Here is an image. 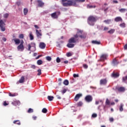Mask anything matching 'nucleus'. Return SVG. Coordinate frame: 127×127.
Instances as JSON below:
<instances>
[{
  "mask_svg": "<svg viewBox=\"0 0 127 127\" xmlns=\"http://www.w3.org/2000/svg\"><path fill=\"white\" fill-rule=\"evenodd\" d=\"M85 100L86 102H87V103H90V102L93 101V97L91 95H87L85 97Z\"/></svg>",
  "mask_w": 127,
  "mask_h": 127,
  "instance_id": "1a4fd4ad",
  "label": "nucleus"
},
{
  "mask_svg": "<svg viewBox=\"0 0 127 127\" xmlns=\"http://www.w3.org/2000/svg\"><path fill=\"white\" fill-rule=\"evenodd\" d=\"M34 27L36 28L37 29H38L39 28V27H38V26H37V25H35Z\"/></svg>",
  "mask_w": 127,
  "mask_h": 127,
  "instance_id": "052dcab7",
  "label": "nucleus"
},
{
  "mask_svg": "<svg viewBox=\"0 0 127 127\" xmlns=\"http://www.w3.org/2000/svg\"><path fill=\"white\" fill-rule=\"evenodd\" d=\"M74 78H79V74H73V75Z\"/></svg>",
  "mask_w": 127,
  "mask_h": 127,
  "instance_id": "37998d69",
  "label": "nucleus"
},
{
  "mask_svg": "<svg viewBox=\"0 0 127 127\" xmlns=\"http://www.w3.org/2000/svg\"><path fill=\"white\" fill-rule=\"evenodd\" d=\"M67 57H71L72 55H73V54H72L71 52H68L66 54Z\"/></svg>",
  "mask_w": 127,
  "mask_h": 127,
  "instance_id": "473e14b6",
  "label": "nucleus"
},
{
  "mask_svg": "<svg viewBox=\"0 0 127 127\" xmlns=\"http://www.w3.org/2000/svg\"><path fill=\"white\" fill-rule=\"evenodd\" d=\"M93 7L95 8V7H96V5L93 6L92 5H87L88 8H93Z\"/></svg>",
  "mask_w": 127,
  "mask_h": 127,
  "instance_id": "4c0bfd02",
  "label": "nucleus"
},
{
  "mask_svg": "<svg viewBox=\"0 0 127 127\" xmlns=\"http://www.w3.org/2000/svg\"><path fill=\"white\" fill-rule=\"evenodd\" d=\"M120 26L121 27H126V24L125 23H123L120 24Z\"/></svg>",
  "mask_w": 127,
  "mask_h": 127,
  "instance_id": "c03bdc74",
  "label": "nucleus"
},
{
  "mask_svg": "<svg viewBox=\"0 0 127 127\" xmlns=\"http://www.w3.org/2000/svg\"><path fill=\"white\" fill-rule=\"evenodd\" d=\"M97 114L96 113L93 114L92 115V118H97Z\"/></svg>",
  "mask_w": 127,
  "mask_h": 127,
  "instance_id": "8fccbe9b",
  "label": "nucleus"
},
{
  "mask_svg": "<svg viewBox=\"0 0 127 127\" xmlns=\"http://www.w3.org/2000/svg\"><path fill=\"white\" fill-rule=\"evenodd\" d=\"M23 12L24 15H26L28 12V9H27V8H24L23 9Z\"/></svg>",
  "mask_w": 127,
  "mask_h": 127,
  "instance_id": "5701e85b",
  "label": "nucleus"
},
{
  "mask_svg": "<svg viewBox=\"0 0 127 127\" xmlns=\"http://www.w3.org/2000/svg\"><path fill=\"white\" fill-rule=\"evenodd\" d=\"M113 3H119V1H118V0H113Z\"/></svg>",
  "mask_w": 127,
  "mask_h": 127,
  "instance_id": "603ef678",
  "label": "nucleus"
},
{
  "mask_svg": "<svg viewBox=\"0 0 127 127\" xmlns=\"http://www.w3.org/2000/svg\"><path fill=\"white\" fill-rule=\"evenodd\" d=\"M116 89L119 92H124L126 91V88L124 87H117Z\"/></svg>",
  "mask_w": 127,
  "mask_h": 127,
  "instance_id": "f8f14e48",
  "label": "nucleus"
},
{
  "mask_svg": "<svg viewBox=\"0 0 127 127\" xmlns=\"http://www.w3.org/2000/svg\"><path fill=\"white\" fill-rule=\"evenodd\" d=\"M119 110L120 112H123V111H124V105L122 104H121Z\"/></svg>",
  "mask_w": 127,
  "mask_h": 127,
  "instance_id": "7c9ffc66",
  "label": "nucleus"
},
{
  "mask_svg": "<svg viewBox=\"0 0 127 127\" xmlns=\"http://www.w3.org/2000/svg\"><path fill=\"white\" fill-rule=\"evenodd\" d=\"M113 64H114V65H118V64L119 63V62H118V61H117V60L114 59L113 61Z\"/></svg>",
  "mask_w": 127,
  "mask_h": 127,
  "instance_id": "c9c22d12",
  "label": "nucleus"
},
{
  "mask_svg": "<svg viewBox=\"0 0 127 127\" xmlns=\"http://www.w3.org/2000/svg\"><path fill=\"white\" fill-rule=\"evenodd\" d=\"M32 118L34 120V121H35V120H36V119H37V117H36V116H33Z\"/></svg>",
  "mask_w": 127,
  "mask_h": 127,
  "instance_id": "4d7b16f0",
  "label": "nucleus"
},
{
  "mask_svg": "<svg viewBox=\"0 0 127 127\" xmlns=\"http://www.w3.org/2000/svg\"><path fill=\"white\" fill-rule=\"evenodd\" d=\"M56 61L57 63H60V62H61V60H60V58H59V57H58L56 59Z\"/></svg>",
  "mask_w": 127,
  "mask_h": 127,
  "instance_id": "a18cd8bd",
  "label": "nucleus"
},
{
  "mask_svg": "<svg viewBox=\"0 0 127 127\" xmlns=\"http://www.w3.org/2000/svg\"><path fill=\"white\" fill-rule=\"evenodd\" d=\"M63 84L65 86H68L69 85V81H68V80H64L63 82Z\"/></svg>",
  "mask_w": 127,
  "mask_h": 127,
  "instance_id": "b1692460",
  "label": "nucleus"
},
{
  "mask_svg": "<svg viewBox=\"0 0 127 127\" xmlns=\"http://www.w3.org/2000/svg\"><path fill=\"white\" fill-rule=\"evenodd\" d=\"M31 68H32V69H35V68H36V66L35 65H31Z\"/></svg>",
  "mask_w": 127,
  "mask_h": 127,
  "instance_id": "864d4df0",
  "label": "nucleus"
},
{
  "mask_svg": "<svg viewBox=\"0 0 127 127\" xmlns=\"http://www.w3.org/2000/svg\"><path fill=\"white\" fill-rule=\"evenodd\" d=\"M114 20L116 22H119V21H123V19L121 17H117L115 18Z\"/></svg>",
  "mask_w": 127,
  "mask_h": 127,
  "instance_id": "dca6fc26",
  "label": "nucleus"
},
{
  "mask_svg": "<svg viewBox=\"0 0 127 127\" xmlns=\"http://www.w3.org/2000/svg\"><path fill=\"white\" fill-rule=\"evenodd\" d=\"M123 80H127V75L125 77H123Z\"/></svg>",
  "mask_w": 127,
  "mask_h": 127,
  "instance_id": "69168bd1",
  "label": "nucleus"
},
{
  "mask_svg": "<svg viewBox=\"0 0 127 127\" xmlns=\"http://www.w3.org/2000/svg\"><path fill=\"white\" fill-rule=\"evenodd\" d=\"M39 47L41 49H44L46 47V45L43 42H41L39 44Z\"/></svg>",
  "mask_w": 127,
  "mask_h": 127,
  "instance_id": "ddd939ff",
  "label": "nucleus"
},
{
  "mask_svg": "<svg viewBox=\"0 0 127 127\" xmlns=\"http://www.w3.org/2000/svg\"><path fill=\"white\" fill-rule=\"evenodd\" d=\"M115 32V29H111L110 30L108 31V33H109L110 34H113Z\"/></svg>",
  "mask_w": 127,
  "mask_h": 127,
  "instance_id": "c85d7f7f",
  "label": "nucleus"
},
{
  "mask_svg": "<svg viewBox=\"0 0 127 127\" xmlns=\"http://www.w3.org/2000/svg\"><path fill=\"white\" fill-rule=\"evenodd\" d=\"M5 23L2 20H0V28L1 31H5Z\"/></svg>",
  "mask_w": 127,
  "mask_h": 127,
  "instance_id": "0eeeda50",
  "label": "nucleus"
},
{
  "mask_svg": "<svg viewBox=\"0 0 127 127\" xmlns=\"http://www.w3.org/2000/svg\"><path fill=\"white\" fill-rule=\"evenodd\" d=\"M43 64V62L41 60H39L37 62V64L38 65H41Z\"/></svg>",
  "mask_w": 127,
  "mask_h": 127,
  "instance_id": "bb28decb",
  "label": "nucleus"
},
{
  "mask_svg": "<svg viewBox=\"0 0 127 127\" xmlns=\"http://www.w3.org/2000/svg\"><path fill=\"white\" fill-rule=\"evenodd\" d=\"M12 104L13 106H19V105H20V102L19 101H15L12 102Z\"/></svg>",
  "mask_w": 127,
  "mask_h": 127,
  "instance_id": "f3484780",
  "label": "nucleus"
},
{
  "mask_svg": "<svg viewBox=\"0 0 127 127\" xmlns=\"http://www.w3.org/2000/svg\"><path fill=\"white\" fill-rule=\"evenodd\" d=\"M83 68H84L85 69H88V65L86 64H84L83 65Z\"/></svg>",
  "mask_w": 127,
  "mask_h": 127,
  "instance_id": "09e8293b",
  "label": "nucleus"
},
{
  "mask_svg": "<svg viewBox=\"0 0 127 127\" xmlns=\"http://www.w3.org/2000/svg\"><path fill=\"white\" fill-rule=\"evenodd\" d=\"M109 30V28L107 27H105L103 30L106 31V30Z\"/></svg>",
  "mask_w": 127,
  "mask_h": 127,
  "instance_id": "13d9d810",
  "label": "nucleus"
},
{
  "mask_svg": "<svg viewBox=\"0 0 127 127\" xmlns=\"http://www.w3.org/2000/svg\"><path fill=\"white\" fill-rule=\"evenodd\" d=\"M46 59L47 60V61H51V60H52V58L50 56L46 57Z\"/></svg>",
  "mask_w": 127,
  "mask_h": 127,
  "instance_id": "f704fd0d",
  "label": "nucleus"
},
{
  "mask_svg": "<svg viewBox=\"0 0 127 127\" xmlns=\"http://www.w3.org/2000/svg\"><path fill=\"white\" fill-rule=\"evenodd\" d=\"M37 2L38 3V6H39L40 7H42V6L44 5V3H43V2H42L40 0H38Z\"/></svg>",
  "mask_w": 127,
  "mask_h": 127,
  "instance_id": "4468645a",
  "label": "nucleus"
},
{
  "mask_svg": "<svg viewBox=\"0 0 127 127\" xmlns=\"http://www.w3.org/2000/svg\"><path fill=\"white\" fill-rule=\"evenodd\" d=\"M67 91H68V88L64 87L63 88V90L61 91V93L62 94H63V95H64V94H65V93H66V92H67Z\"/></svg>",
  "mask_w": 127,
  "mask_h": 127,
  "instance_id": "a211bd4d",
  "label": "nucleus"
},
{
  "mask_svg": "<svg viewBox=\"0 0 127 127\" xmlns=\"http://www.w3.org/2000/svg\"><path fill=\"white\" fill-rule=\"evenodd\" d=\"M31 47L33 48V50L32 51H35L36 48V45L35 43H31L28 45V51H31Z\"/></svg>",
  "mask_w": 127,
  "mask_h": 127,
  "instance_id": "20e7f679",
  "label": "nucleus"
},
{
  "mask_svg": "<svg viewBox=\"0 0 127 127\" xmlns=\"http://www.w3.org/2000/svg\"><path fill=\"white\" fill-rule=\"evenodd\" d=\"M27 113H28L29 114H31V113H33V109L29 108L27 111Z\"/></svg>",
  "mask_w": 127,
  "mask_h": 127,
  "instance_id": "a19ab883",
  "label": "nucleus"
},
{
  "mask_svg": "<svg viewBox=\"0 0 127 127\" xmlns=\"http://www.w3.org/2000/svg\"><path fill=\"white\" fill-rule=\"evenodd\" d=\"M74 46H75V45L74 44H72V43L68 42L67 44V47H68V48H73Z\"/></svg>",
  "mask_w": 127,
  "mask_h": 127,
  "instance_id": "2eb2a0df",
  "label": "nucleus"
},
{
  "mask_svg": "<svg viewBox=\"0 0 127 127\" xmlns=\"http://www.w3.org/2000/svg\"><path fill=\"white\" fill-rule=\"evenodd\" d=\"M19 38H20L21 39H23L24 38V36L23 35V34H21L19 35Z\"/></svg>",
  "mask_w": 127,
  "mask_h": 127,
  "instance_id": "79ce46f5",
  "label": "nucleus"
},
{
  "mask_svg": "<svg viewBox=\"0 0 127 127\" xmlns=\"http://www.w3.org/2000/svg\"><path fill=\"white\" fill-rule=\"evenodd\" d=\"M60 15V12H55L51 14V17L54 19H57L58 17Z\"/></svg>",
  "mask_w": 127,
  "mask_h": 127,
  "instance_id": "423d86ee",
  "label": "nucleus"
},
{
  "mask_svg": "<svg viewBox=\"0 0 127 127\" xmlns=\"http://www.w3.org/2000/svg\"><path fill=\"white\" fill-rule=\"evenodd\" d=\"M80 38L84 40V39H86V37H87V33H85L84 31L80 30Z\"/></svg>",
  "mask_w": 127,
  "mask_h": 127,
  "instance_id": "6e6552de",
  "label": "nucleus"
},
{
  "mask_svg": "<svg viewBox=\"0 0 127 127\" xmlns=\"http://www.w3.org/2000/svg\"><path fill=\"white\" fill-rule=\"evenodd\" d=\"M119 11H120V12H126V11H127V9L126 8H121L119 9Z\"/></svg>",
  "mask_w": 127,
  "mask_h": 127,
  "instance_id": "2f4dec72",
  "label": "nucleus"
},
{
  "mask_svg": "<svg viewBox=\"0 0 127 127\" xmlns=\"http://www.w3.org/2000/svg\"><path fill=\"white\" fill-rule=\"evenodd\" d=\"M19 83H24V80H19L17 82V84H19Z\"/></svg>",
  "mask_w": 127,
  "mask_h": 127,
  "instance_id": "49530a36",
  "label": "nucleus"
},
{
  "mask_svg": "<svg viewBox=\"0 0 127 127\" xmlns=\"http://www.w3.org/2000/svg\"><path fill=\"white\" fill-rule=\"evenodd\" d=\"M20 80H24V76H22Z\"/></svg>",
  "mask_w": 127,
  "mask_h": 127,
  "instance_id": "774afa93",
  "label": "nucleus"
},
{
  "mask_svg": "<svg viewBox=\"0 0 127 127\" xmlns=\"http://www.w3.org/2000/svg\"><path fill=\"white\" fill-rule=\"evenodd\" d=\"M12 40L14 41L15 44H19L20 43V40L19 39H13Z\"/></svg>",
  "mask_w": 127,
  "mask_h": 127,
  "instance_id": "6ab92c4d",
  "label": "nucleus"
},
{
  "mask_svg": "<svg viewBox=\"0 0 127 127\" xmlns=\"http://www.w3.org/2000/svg\"><path fill=\"white\" fill-rule=\"evenodd\" d=\"M13 124H15V125H18V126H20L21 125L20 122L18 120L14 121L13 122Z\"/></svg>",
  "mask_w": 127,
  "mask_h": 127,
  "instance_id": "4be33fe9",
  "label": "nucleus"
},
{
  "mask_svg": "<svg viewBox=\"0 0 127 127\" xmlns=\"http://www.w3.org/2000/svg\"><path fill=\"white\" fill-rule=\"evenodd\" d=\"M36 34L38 38H41V36H42V33H41V30H40L39 31L38 30H36Z\"/></svg>",
  "mask_w": 127,
  "mask_h": 127,
  "instance_id": "9d476101",
  "label": "nucleus"
},
{
  "mask_svg": "<svg viewBox=\"0 0 127 127\" xmlns=\"http://www.w3.org/2000/svg\"><path fill=\"white\" fill-rule=\"evenodd\" d=\"M8 16H9V14H8V13H6L4 14L3 15V17L4 18H8Z\"/></svg>",
  "mask_w": 127,
  "mask_h": 127,
  "instance_id": "c756f323",
  "label": "nucleus"
},
{
  "mask_svg": "<svg viewBox=\"0 0 127 127\" xmlns=\"http://www.w3.org/2000/svg\"><path fill=\"white\" fill-rule=\"evenodd\" d=\"M48 110L46 109V108H43L42 110V113L44 114H46L47 113Z\"/></svg>",
  "mask_w": 127,
  "mask_h": 127,
  "instance_id": "58836bf2",
  "label": "nucleus"
},
{
  "mask_svg": "<svg viewBox=\"0 0 127 127\" xmlns=\"http://www.w3.org/2000/svg\"><path fill=\"white\" fill-rule=\"evenodd\" d=\"M57 99H58L59 100H61V97L59 96V95H57Z\"/></svg>",
  "mask_w": 127,
  "mask_h": 127,
  "instance_id": "e2e57ef3",
  "label": "nucleus"
},
{
  "mask_svg": "<svg viewBox=\"0 0 127 127\" xmlns=\"http://www.w3.org/2000/svg\"><path fill=\"white\" fill-rule=\"evenodd\" d=\"M29 37L30 40H33L34 39V37H33V35H32V32H30L29 34Z\"/></svg>",
  "mask_w": 127,
  "mask_h": 127,
  "instance_id": "cd10ccee",
  "label": "nucleus"
},
{
  "mask_svg": "<svg viewBox=\"0 0 127 127\" xmlns=\"http://www.w3.org/2000/svg\"><path fill=\"white\" fill-rule=\"evenodd\" d=\"M9 96H10V97H15V94H11V93H9Z\"/></svg>",
  "mask_w": 127,
  "mask_h": 127,
  "instance_id": "5fc2aeb1",
  "label": "nucleus"
},
{
  "mask_svg": "<svg viewBox=\"0 0 127 127\" xmlns=\"http://www.w3.org/2000/svg\"><path fill=\"white\" fill-rule=\"evenodd\" d=\"M109 121L111 123H113L114 122V118H109Z\"/></svg>",
  "mask_w": 127,
  "mask_h": 127,
  "instance_id": "3c124183",
  "label": "nucleus"
},
{
  "mask_svg": "<svg viewBox=\"0 0 127 127\" xmlns=\"http://www.w3.org/2000/svg\"><path fill=\"white\" fill-rule=\"evenodd\" d=\"M100 84H101V85H105V84H107V80H101Z\"/></svg>",
  "mask_w": 127,
  "mask_h": 127,
  "instance_id": "393cba45",
  "label": "nucleus"
},
{
  "mask_svg": "<svg viewBox=\"0 0 127 127\" xmlns=\"http://www.w3.org/2000/svg\"><path fill=\"white\" fill-rule=\"evenodd\" d=\"M40 57H41V55H39V56L36 58V59H39V58H40Z\"/></svg>",
  "mask_w": 127,
  "mask_h": 127,
  "instance_id": "0e129e2a",
  "label": "nucleus"
},
{
  "mask_svg": "<svg viewBox=\"0 0 127 127\" xmlns=\"http://www.w3.org/2000/svg\"><path fill=\"white\" fill-rule=\"evenodd\" d=\"M98 20V17L96 16L90 15L88 17L87 22L89 25H94V22H96Z\"/></svg>",
  "mask_w": 127,
  "mask_h": 127,
  "instance_id": "f03ea898",
  "label": "nucleus"
},
{
  "mask_svg": "<svg viewBox=\"0 0 127 127\" xmlns=\"http://www.w3.org/2000/svg\"><path fill=\"white\" fill-rule=\"evenodd\" d=\"M78 40H79V35L76 34V35H74L73 37L69 39L68 42L69 43H76Z\"/></svg>",
  "mask_w": 127,
  "mask_h": 127,
  "instance_id": "7ed1b4c3",
  "label": "nucleus"
},
{
  "mask_svg": "<svg viewBox=\"0 0 127 127\" xmlns=\"http://www.w3.org/2000/svg\"><path fill=\"white\" fill-rule=\"evenodd\" d=\"M124 49H125V50H127V44H126L124 46Z\"/></svg>",
  "mask_w": 127,
  "mask_h": 127,
  "instance_id": "680f3d73",
  "label": "nucleus"
},
{
  "mask_svg": "<svg viewBox=\"0 0 127 127\" xmlns=\"http://www.w3.org/2000/svg\"><path fill=\"white\" fill-rule=\"evenodd\" d=\"M77 1H79V0H62V4L63 6H72L76 5Z\"/></svg>",
  "mask_w": 127,
  "mask_h": 127,
  "instance_id": "f257e3e1",
  "label": "nucleus"
},
{
  "mask_svg": "<svg viewBox=\"0 0 127 127\" xmlns=\"http://www.w3.org/2000/svg\"><path fill=\"white\" fill-rule=\"evenodd\" d=\"M99 103H100L99 101H96V102H95L96 105H99Z\"/></svg>",
  "mask_w": 127,
  "mask_h": 127,
  "instance_id": "338daca9",
  "label": "nucleus"
},
{
  "mask_svg": "<svg viewBox=\"0 0 127 127\" xmlns=\"http://www.w3.org/2000/svg\"><path fill=\"white\" fill-rule=\"evenodd\" d=\"M92 44H96L97 45H100V44H101V42L98 41H92Z\"/></svg>",
  "mask_w": 127,
  "mask_h": 127,
  "instance_id": "412c9836",
  "label": "nucleus"
},
{
  "mask_svg": "<svg viewBox=\"0 0 127 127\" xmlns=\"http://www.w3.org/2000/svg\"><path fill=\"white\" fill-rule=\"evenodd\" d=\"M104 22L105 23H107V24H110V22H111V20L108 19V20H105L104 21Z\"/></svg>",
  "mask_w": 127,
  "mask_h": 127,
  "instance_id": "e433bc0d",
  "label": "nucleus"
},
{
  "mask_svg": "<svg viewBox=\"0 0 127 127\" xmlns=\"http://www.w3.org/2000/svg\"><path fill=\"white\" fill-rule=\"evenodd\" d=\"M2 40L3 41H4V42H5V41H6V38H5V37L2 38Z\"/></svg>",
  "mask_w": 127,
  "mask_h": 127,
  "instance_id": "bf43d9fd",
  "label": "nucleus"
},
{
  "mask_svg": "<svg viewBox=\"0 0 127 127\" xmlns=\"http://www.w3.org/2000/svg\"><path fill=\"white\" fill-rule=\"evenodd\" d=\"M3 106H8V104H7L6 101H4L3 103Z\"/></svg>",
  "mask_w": 127,
  "mask_h": 127,
  "instance_id": "6e6d98bb",
  "label": "nucleus"
},
{
  "mask_svg": "<svg viewBox=\"0 0 127 127\" xmlns=\"http://www.w3.org/2000/svg\"><path fill=\"white\" fill-rule=\"evenodd\" d=\"M37 72H38L37 75L40 76V75L42 74L41 69H38Z\"/></svg>",
  "mask_w": 127,
  "mask_h": 127,
  "instance_id": "ea45409f",
  "label": "nucleus"
},
{
  "mask_svg": "<svg viewBox=\"0 0 127 127\" xmlns=\"http://www.w3.org/2000/svg\"><path fill=\"white\" fill-rule=\"evenodd\" d=\"M119 76H120V73H119V72H113L111 74V77H112V78H118Z\"/></svg>",
  "mask_w": 127,
  "mask_h": 127,
  "instance_id": "9b49d317",
  "label": "nucleus"
},
{
  "mask_svg": "<svg viewBox=\"0 0 127 127\" xmlns=\"http://www.w3.org/2000/svg\"><path fill=\"white\" fill-rule=\"evenodd\" d=\"M79 99H80V94H77L75 95L74 100L75 102H77L78 101V100H79Z\"/></svg>",
  "mask_w": 127,
  "mask_h": 127,
  "instance_id": "aec40b11",
  "label": "nucleus"
},
{
  "mask_svg": "<svg viewBox=\"0 0 127 127\" xmlns=\"http://www.w3.org/2000/svg\"><path fill=\"white\" fill-rule=\"evenodd\" d=\"M106 105H110V100H109L108 99H106Z\"/></svg>",
  "mask_w": 127,
  "mask_h": 127,
  "instance_id": "de8ad7c7",
  "label": "nucleus"
},
{
  "mask_svg": "<svg viewBox=\"0 0 127 127\" xmlns=\"http://www.w3.org/2000/svg\"><path fill=\"white\" fill-rule=\"evenodd\" d=\"M107 55L103 54L101 56V59H107Z\"/></svg>",
  "mask_w": 127,
  "mask_h": 127,
  "instance_id": "72a5a7b5",
  "label": "nucleus"
},
{
  "mask_svg": "<svg viewBox=\"0 0 127 127\" xmlns=\"http://www.w3.org/2000/svg\"><path fill=\"white\" fill-rule=\"evenodd\" d=\"M24 43V42H23V40H21L20 44L17 47V49L18 51H23V50H24V46H23Z\"/></svg>",
  "mask_w": 127,
  "mask_h": 127,
  "instance_id": "39448f33",
  "label": "nucleus"
},
{
  "mask_svg": "<svg viewBox=\"0 0 127 127\" xmlns=\"http://www.w3.org/2000/svg\"><path fill=\"white\" fill-rule=\"evenodd\" d=\"M54 99V97L52 96H48V99L50 102H51L52 101H53V99Z\"/></svg>",
  "mask_w": 127,
  "mask_h": 127,
  "instance_id": "a878e982",
  "label": "nucleus"
}]
</instances>
